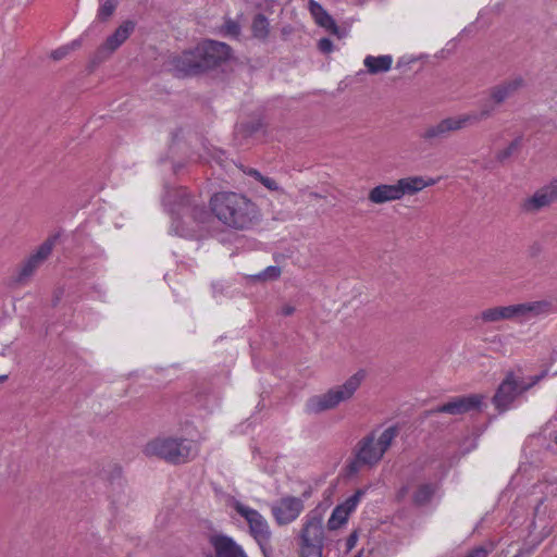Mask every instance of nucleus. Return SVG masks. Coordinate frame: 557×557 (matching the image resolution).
I'll list each match as a JSON object with an SVG mask.
<instances>
[{"instance_id": "obj_1", "label": "nucleus", "mask_w": 557, "mask_h": 557, "mask_svg": "<svg viewBox=\"0 0 557 557\" xmlns=\"http://www.w3.org/2000/svg\"><path fill=\"white\" fill-rule=\"evenodd\" d=\"M231 55V48L220 41L206 40L193 50L171 55L165 65L170 72L178 77L193 76L213 69L226 61Z\"/></svg>"}, {"instance_id": "obj_2", "label": "nucleus", "mask_w": 557, "mask_h": 557, "mask_svg": "<svg viewBox=\"0 0 557 557\" xmlns=\"http://www.w3.org/2000/svg\"><path fill=\"white\" fill-rule=\"evenodd\" d=\"M211 212L225 226L248 230L260 216L257 205L247 196L234 191H220L210 199Z\"/></svg>"}, {"instance_id": "obj_3", "label": "nucleus", "mask_w": 557, "mask_h": 557, "mask_svg": "<svg viewBox=\"0 0 557 557\" xmlns=\"http://www.w3.org/2000/svg\"><path fill=\"white\" fill-rule=\"evenodd\" d=\"M398 432V428L393 425L381 432L379 436L372 432L359 441L355 459L348 466L349 472L356 473L363 466H375L391 447Z\"/></svg>"}, {"instance_id": "obj_4", "label": "nucleus", "mask_w": 557, "mask_h": 557, "mask_svg": "<svg viewBox=\"0 0 557 557\" xmlns=\"http://www.w3.org/2000/svg\"><path fill=\"white\" fill-rule=\"evenodd\" d=\"M363 379L364 372L358 371L343 384L336 385L323 394L310 397L305 404V411L309 414H319L335 409L339 404L352 398Z\"/></svg>"}, {"instance_id": "obj_5", "label": "nucleus", "mask_w": 557, "mask_h": 557, "mask_svg": "<svg viewBox=\"0 0 557 557\" xmlns=\"http://www.w3.org/2000/svg\"><path fill=\"white\" fill-rule=\"evenodd\" d=\"M554 311L550 300H537L509 306H497L482 310L475 318L483 323H497L505 320H515L520 318H532L543 314H549Z\"/></svg>"}, {"instance_id": "obj_6", "label": "nucleus", "mask_w": 557, "mask_h": 557, "mask_svg": "<svg viewBox=\"0 0 557 557\" xmlns=\"http://www.w3.org/2000/svg\"><path fill=\"white\" fill-rule=\"evenodd\" d=\"M143 453L147 457L163 459L170 463H184L196 455L194 443L181 437H157L149 441Z\"/></svg>"}, {"instance_id": "obj_7", "label": "nucleus", "mask_w": 557, "mask_h": 557, "mask_svg": "<svg viewBox=\"0 0 557 557\" xmlns=\"http://www.w3.org/2000/svg\"><path fill=\"white\" fill-rule=\"evenodd\" d=\"M546 374L547 372L544 371L539 375L532 376L529 383H523L516 379L513 372H508L492 398L493 405L499 412L508 410L519 394L529 391L544 379Z\"/></svg>"}, {"instance_id": "obj_8", "label": "nucleus", "mask_w": 557, "mask_h": 557, "mask_svg": "<svg viewBox=\"0 0 557 557\" xmlns=\"http://www.w3.org/2000/svg\"><path fill=\"white\" fill-rule=\"evenodd\" d=\"M557 202V178L536 189L532 195L519 202V209L523 214L533 215L549 208Z\"/></svg>"}, {"instance_id": "obj_9", "label": "nucleus", "mask_w": 557, "mask_h": 557, "mask_svg": "<svg viewBox=\"0 0 557 557\" xmlns=\"http://www.w3.org/2000/svg\"><path fill=\"white\" fill-rule=\"evenodd\" d=\"M465 119L461 115L448 116L436 123L429 124L419 132V138L428 145H434L450 136L451 133L458 132L466 127Z\"/></svg>"}, {"instance_id": "obj_10", "label": "nucleus", "mask_w": 557, "mask_h": 557, "mask_svg": "<svg viewBox=\"0 0 557 557\" xmlns=\"http://www.w3.org/2000/svg\"><path fill=\"white\" fill-rule=\"evenodd\" d=\"M483 398V395L480 394L453 397L449 401L431 409L429 413H448L451 416H457L471 411H479L481 409Z\"/></svg>"}, {"instance_id": "obj_11", "label": "nucleus", "mask_w": 557, "mask_h": 557, "mask_svg": "<svg viewBox=\"0 0 557 557\" xmlns=\"http://www.w3.org/2000/svg\"><path fill=\"white\" fill-rule=\"evenodd\" d=\"M234 509L247 521L249 530L253 539L258 543H265L267 540H271L270 527L264 517L248 506L239 502H235Z\"/></svg>"}, {"instance_id": "obj_12", "label": "nucleus", "mask_w": 557, "mask_h": 557, "mask_svg": "<svg viewBox=\"0 0 557 557\" xmlns=\"http://www.w3.org/2000/svg\"><path fill=\"white\" fill-rule=\"evenodd\" d=\"M58 236L48 237L22 264L16 277L18 283L29 278L51 255Z\"/></svg>"}, {"instance_id": "obj_13", "label": "nucleus", "mask_w": 557, "mask_h": 557, "mask_svg": "<svg viewBox=\"0 0 557 557\" xmlns=\"http://www.w3.org/2000/svg\"><path fill=\"white\" fill-rule=\"evenodd\" d=\"M304 509V500L295 496H284L271 506L272 515L278 525L294 522Z\"/></svg>"}, {"instance_id": "obj_14", "label": "nucleus", "mask_w": 557, "mask_h": 557, "mask_svg": "<svg viewBox=\"0 0 557 557\" xmlns=\"http://www.w3.org/2000/svg\"><path fill=\"white\" fill-rule=\"evenodd\" d=\"M298 543L324 545L323 518L317 510L309 511L298 532Z\"/></svg>"}, {"instance_id": "obj_15", "label": "nucleus", "mask_w": 557, "mask_h": 557, "mask_svg": "<svg viewBox=\"0 0 557 557\" xmlns=\"http://www.w3.org/2000/svg\"><path fill=\"white\" fill-rule=\"evenodd\" d=\"M134 29L135 22L129 20L123 22L98 48L96 59L98 61H103L109 58L131 36Z\"/></svg>"}, {"instance_id": "obj_16", "label": "nucleus", "mask_w": 557, "mask_h": 557, "mask_svg": "<svg viewBox=\"0 0 557 557\" xmlns=\"http://www.w3.org/2000/svg\"><path fill=\"white\" fill-rule=\"evenodd\" d=\"M366 494L364 490H358L348 497L343 504L337 505L327 520L329 530H337L346 523L348 516L356 509L361 497Z\"/></svg>"}, {"instance_id": "obj_17", "label": "nucleus", "mask_w": 557, "mask_h": 557, "mask_svg": "<svg viewBox=\"0 0 557 557\" xmlns=\"http://www.w3.org/2000/svg\"><path fill=\"white\" fill-rule=\"evenodd\" d=\"M523 86L524 79L521 76L503 81L488 89L490 101L495 106H500L515 96Z\"/></svg>"}, {"instance_id": "obj_18", "label": "nucleus", "mask_w": 557, "mask_h": 557, "mask_svg": "<svg viewBox=\"0 0 557 557\" xmlns=\"http://www.w3.org/2000/svg\"><path fill=\"white\" fill-rule=\"evenodd\" d=\"M172 227L180 236H193L199 230L190 216V211L182 199L178 210L175 212V216H173Z\"/></svg>"}, {"instance_id": "obj_19", "label": "nucleus", "mask_w": 557, "mask_h": 557, "mask_svg": "<svg viewBox=\"0 0 557 557\" xmlns=\"http://www.w3.org/2000/svg\"><path fill=\"white\" fill-rule=\"evenodd\" d=\"M210 544L214 549V557H247L242 547L226 535H212Z\"/></svg>"}, {"instance_id": "obj_20", "label": "nucleus", "mask_w": 557, "mask_h": 557, "mask_svg": "<svg viewBox=\"0 0 557 557\" xmlns=\"http://www.w3.org/2000/svg\"><path fill=\"white\" fill-rule=\"evenodd\" d=\"M437 181V178L425 180L422 176H409L398 180L395 184L401 199L405 195H414L425 187L435 185Z\"/></svg>"}, {"instance_id": "obj_21", "label": "nucleus", "mask_w": 557, "mask_h": 557, "mask_svg": "<svg viewBox=\"0 0 557 557\" xmlns=\"http://www.w3.org/2000/svg\"><path fill=\"white\" fill-rule=\"evenodd\" d=\"M399 199L396 184H380L370 189L368 194V200L373 205H382Z\"/></svg>"}, {"instance_id": "obj_22", "label": "nucleus", "mask_w": 557, "mask_h": 557, "mask_svg": "<svg viewBox=\"0 0 557 557\" xmlns=\"http://www.w3.org/2000/svg\"><path fill=\"white\" fill-rule=\"evenodd\" d=\"M180 197L190 211V216L199 228L209 221L210 213L203 205L198 203L195 199L187 196L185 190L180 191Z\"/></svg>"}, {"instance_id": "obj_23", "label": "nucleus", "mask_w": 557, "mask_h": 557, "mask_svg": "<svg viewBox=\"0 0 557 557\" xmlns=\"http://www.w3.org/2000/svg\"><path fill=\"white\" fill-rule=\"evenodd\" d=\"M367 72L371 75L386 73L391 70L393 64V57L389 54L384 55H367L363 60Z\"/></svg>"}, {"instance_id": "obj_24", "label": "nucleus", "mask_w": 557, "mask_h": 557, "mask_svg": "<svg viewBox=\"0 0 557 557\" xmlns=\"http://www.w3.org/2000/svg\"><path fill=\"white\" fill-rule=\"evenodd\" d=\"M309 10L315 22L332 32L337 30V25L333 17L323 9V7L315 0H309Z\"/></svg>"}, {"instance_id": "obj_25", "label": "nucleus", "mask_w": 557, "mask_h": 557, "mask_svg": "<svg viewBox=\"0 0 557 557\" xmlns=\"http://www.w3.org/2000/svg\"><path fill=\"white\" fill-rule=\"evenodd\" d=\"M252 36L259 40L265 41L270 35V22L265 15L259 13L255 15L251 23Z\"/></svg>"}, {"instance_id": "obj_26", "label": "nucleus", "mask_w": 557, "mask_h": 557, "mask_svg": "<svg viewBox=\"0 0 557 557\" xmlns=\"http://www.w3.org/2000/svg\"><path fill=\"white\" fill-rule=\"evenodd\" d=\"M497 106H495L493 102L492 103H485L481 111L480 112H471V113H466V114H461V119H465L467 120L466 121V127L469 126V125H473L475 123H479L483 120H486L488 117H491L495 111V108Z\"/></svg>"}, {"instance_id": "obj_27", "label": "nucleus", "mask_w": 557, "mask_h": 557, "mask_svg": "<svg viewBox=\"0 0 557 557\" xmlns=\"http://www.w3.org/2000/svg\"><path fill=\"white\" fill-rule=\"evenodd\" d=\"M435 488L432 484L420 485L413 494V503L418 506L428 504L433 497Z\"/></svg>"}, {"instance_id": "obj_28", "label": "nucleus", "mask_w": 557, "mask_h": 557, "mask_svg": "<svg viewBox=\"0 0 557 557\" xmlns=\"http://www.w3.org/2000/svg\"><path fill=\"white\" fill-rule=\"evenodd\" d=\"M324 545L298 543L299 557H322Z\"/></svg>"}, {"instance_id": "obj_29", "label": "nucleus", "mask_w": 557, "mask_h": 557, "mask_svg": "<svg viewBox=\"0 0 557 557\" xmlns=\"http://www.w3.org/2000/svg\"><path fill=\"white\" fill-rule=\"evenodd\" d=\"M521 137H517L513 139L505 149L500 150L496 154V159L499 162H504L508 158H510L521 146Z\"/></svg>"}, {"instance_id": "obj_30", "label": "nucleus", "mask_w": 557, "mask_h": 557, "mask_svg": "<svg viewBox=\"0 0 557 557\" xmlns=\"http://www.w3.org/2000/svg\"><path fill=\"white\" fill-rule=\"evenodd\" d=\"M117 7V0H107L104 1L99 10H98V18L102 21H107L111 17Z\"/></svg>"}, {"instance_id": "obj_31", "label": "nucleus", "mask_w": 557, "mask_h": 557, "mask_svg": "<svg viewBox=\"0 0 557 557\" xmlns=\"http://www.w3.org/2000/svg\"><path fill=\"white\" fill-rule=\"evenodd\" d=\"M281 275V269L278 267L270 265L264 271L256 275L261 281L276 280Z\"/></svg>"}, {"instance_id": "obj_32", "label": "nucleus", "mask_w": 557, "mask_h": 557, "mask_svg": "<svg viewBox=\"0 0 557 557\" xmlns=\"http://www.w3.org/2000/svg\"><path fill=\"white\" fill-rule=\"evenodd\" d=\"M261 128V123L259 121H251L247 123H243L239 125L238 131L243 132L245 135H251L258 132Z\"/></svg>"}, {"instance_id": "obj_33", "label": "nucleus", "mask_w": 557, "mask_h": 557, "mask_svg": "<svg viewBox=\"0 0 557 557\" xmlns=\"http://www.w3.org/2000/svg\"><path fill=\"white\" fill-rule=\"evenodd\" d=\"M224 30L232 37H237L240 34V26L237 22L228 18L224 23Z\"/></svg>"}, {"instance_id": "obj_34", "label": "nucleus", "mask_w": 557, "mask_h": 557, "mask_svg": "<svg viewBox=\"0 0 557 557\" xmlns=\"http://www.w3.org/2000/svg\"><path fill=\"white\" fill-rule=\"evenodd\" d=\"M74 46H76V42H73L72 47L64 46V47L58 48L57 50L51 52V58L55 61H59V60L65 58L70 53V51L73 49Z\"/></svg>"}, {"instance_id": "obj_35", "label": "nucleus", "mask_w": 557, "mask_h": 557, "mask_svg": "<svg viewBox=\"0 0 557 557\" xmlns=\"http://www.w3.org/2000/svg\"><path fill=\"white\" fill-rule=\"evenodd\" d=\"M269 190L277 191L281 190L278 184L271 177L262 176L259 181Z\"/></svg>"}, {"instance_id": "obj_36", "label": "nucleus", "mask_w": 557, "mask_h": 557, "mask_svg": "<svg viewBox=\"0 0 557 557\" xmlns=\"http://www.w3.org/2000/svg\"><path fill=\"white\" fill-rule=\"evenodd\" d=\"M488 554L490 550L486 549L484 546H478L471 549L465 557H487Z\"/></svg>"}, {"instance_id": "obj_37", "label": "nucleus", "mask_w": 557, "mask_h": 557, "mask_svg": "<svg viewBox=\"0 0 557 557\" xmlns=\"http://www.w3.org/2000/svg\"><path fill=\"white\" fill-rule=\"evenodd\" d=\"M321 52L329 53L333 50V42L329 38H321L318 42Z\"/></svg>"}, {"instance_id": "obj_38", "label": "nucleus", "mask_w": 557, "mask_h": 557, "mask_svg": "<svg viewBox=\"0 0 557 557\" xmlns=\"http://www.w3.org/2000/svg\"><path fill=\"white\" fill-rule=\"evenodd\" d=\"M542 252V245L537 242L531 244L528 248V253L531 258H536Z\"/></svg>"}, {"instance_id": "obj_39", "label": "nucleus", "mask_w": 557, "mask_h": 557, "mask_svg": "<svg viewBox=\"0 0 557 557\" xmlns=\"http://www.w3.org/2000/svg\"><path fill=\"white\" fill-rule=\"evenodd\" d=\"M271 540H267L265 543H258L264 557H271L273 549L270 544Z\"/></svg>"}, {"instance_id": "obj_40", "label": "nucleus", "mask_w": 557, "mask_h": 557, "mask_svg": "<svg viewBox=\"0 0 557 557\" xmlns=\"http://www.w3.org/2000/svg\"><path fill=\"white\" fill-rule=\"evenodd\" d=\"M295 312V307L292 305H284L281 308V314L283 315H292Z\"/></svg>"}, {"instance_id": "obj_41", "label": "nucleus", "mask_w": 557, "mask_h": 557, "mask_svg": "<svg viewBox=\"0 0 557 557\" xmlns=\"http://www.w3.org/2000/svg\"><path fill=\"white\" fill-rule=\"evenodd\" d=\"M357 540H358V536L357 534L354 532L349 535V537L347 539V548L348 549H351L352 547H355L356 543H357Z\"/></svg>"}, {"instance_id": "obj_42", "label": "nucleus", "mask_w": 557, "mask_h": 557, "mask_svg": "<svg viewBox=\"0 0 557 557\" xmlns=\"http://www.w3.org/2000/svg\"><path fill=\"white\" fill-rule=\"evenodd\" d=\"M249 176L256 178L257 181H260L261 177L263 176L258 170L256 169H249L247 172H246Z\"/></svg>"}, {"instance_id": "obj_43", "label": "nucleus", "mask_w": 557, "mask_h": 557, "mask_svg": "<svg viewBox=\"0 0 557 557\" xmlns=\"http://www.w3.org/2000/svg\"><path fill=\"white\" fill-rule=\"evenodd\" d=\"M552 359L553 360L557 359V346L552 351Z\"/></svg>"}, {"instance_id": "obj_44", "label": "nucleus", "mask_w": 557, "mask_h": 557, "mask_svg": "<svg viewBox=\"0 0 557 557\" xmlns=\"http://www.w3.org/2000/svg\"><path fill=\"white\" fill-rule=\"evenodd\" d=\"M7 380H8L7 374L0 375V383L5 382Z\"/></svg>"}, {"instance_id": "obj_45", "label": "nucleus", "mask_w": 557, "mask_h": 557, "mask_svg": "<svg viewBox=\"0 0 557 557\" xmlns=\"http://www.w3.org/2000/svg\"><path fill=\"white\" fill-rule=\"evenodd\" d=\"M406 492H407V488H406V487H405V488H403V490L400 491V493H399V497H403V496L406 494Z\"/></svg>"}]
</instances>
